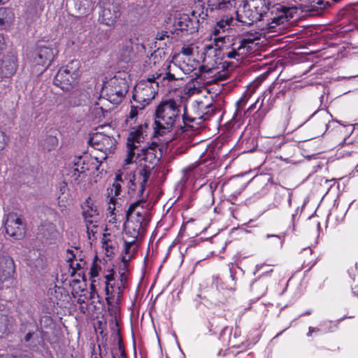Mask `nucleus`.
I'll list each match as a JSON object with an SVG mask.
<instances>
[{
	"label": "nucleus",
	"instance_id": "nucleus-1",
	"mask_svg": "<svg viewBox=\"0 0 358 358\" xmlns=\"http://www.w3.org/2000/svg\"><path fill=\"white\" fill-rule=\"evenodd\" d=\"M296 8L272 0H245L236 10V20L243 24L252 25L262 22V30L277 32L278 26L289 22L296 13Z\"/></svg>",
	"mask_w": 358,
	"mask_h": 358
},
{
	"label": "nucleus",
	"instance_id": "nucleus-2",
	"mask_svg": "<svg viewBox=\"0 0 358 358\" xmlns=\"http://www.w3.org/2000/svg\"><path fill=\"white\" fill-rule=\"evenodd\" d=\"M181 103L173 98L162 100L155 111L154 136L171 131L180 121Z\"/></svg>",
	"mask_w": 358,
	"mask_h": 358
},
{
	"label": "nucleus",
	"instance_id": "nucleus-3",
	"mask_svg": "<svg viewBox=\"0 0 358 358\" xmlns=\"http://www.w3.org/2000/svg\"><path fill=\"white\" fill-rule=\"evenodd\" d=\"M293 118L294 117L291 116L288 120V124H292L293 130L307 123L313 135L318 136L323 135L329 129L332 115L327 110L320 109L313 113L306 121L294 124Z\"/></svg>",
	"mask_w": 358,
	"mask_h": 358
},
{
	"label": "nucleus",
	"instance_id": "nucleus-4",
	"mask_svg": "<svg viewBox=\"0 0 358 358\" xmlns=\"http://www.w3.org/2000/svg\"><path fill=\"white\" fill-rule=\"evenodd\" d=\"M129 85L125 78L115 76L112 78L104 89L106 98H100L99 102L96 103V108H100L103 113L107 112L103 106H99L101 102L107 100L113 104L117 105L124 99L128 92Z\"/></svg>",
	"mask_w": 358,
	"mask_h": 358
},
{
	"label": "nucleus",
	"instance_id": "nucleus-5",
	"mask_svg": "<svg viewBox=\"0 0 358 358\" xmlns=\"http://www.w3.org/2000/svg\"><path fill=\"white\" fill-rule=\"evenodd\" d=\"M161 76L162 74L155 73L152 77L141 80L134 87L133 100L143 106L148 105L158 93L159 82L156 80L159 79Z\"/></svg>",
	"mask_w": 358,
	"mask_h": 358
},
{
	"label": "nucleus",
	"instance_id": "nucleus-6",
	"mask_svg": "<svg viewBox=\"0 0 358 358\" xmlns=\"http://www.w3.org/2000/svg\"><path fill=\"white\" fill-rule=\"evenodd\" d=\"M78 76L79 61L72 60L58 70L53 83L63 91H69L72 88Z\"/></svg>",
	"mask_w": 358,
	"mask_h": 358
},
{
	"label": "nucleus",
	"instance_id": "nucleus-7",
	"mask_svg": "<svg viewBox=\"0 0 358 358\" xmlns=\"http://www.w3.org/2000/svg\"><path fill=\"white\" fill-rule=\"evenodd\" d=\"M131 131L127 137V155L125 159L127 164H131L134 162V158L136 155V150H138L140 143L143 142L145 138L148 136V130L150 128L147 122L141 124L136 128Z\"/></svg>",
	"mask_w": 358,
	"mask_h": 358
},
{
	"label": "nucleus",
	"instance_id": "nucleus-8",
	"mask_svg": "<svg viewBox=\"0 0 358 358\" xmlns=\"http://www.w3.org/2000/svg\"><path fill=\"white\" fill-rule=\"evenodd\" d=\"M88 142L95 150L103 153L102 159H106L108 155L113 153L116 149L117 140L113 135L106 134L105 131L93 133Z\"/></svg>",
	"mask_w": 358,
	"mask_h": 358
},
{
	"label": "nucleus",
	"instance_id": "nucleus-9",
	"mask_svg": "<svg viewBox=\"0 0 358 358\" xmlns=\"http://www.w3.org/2000/svg\"><path fill=\"white\" fill-rule=\"evenodd\" d=\"M115 271L113 268L103 273L104 278V290L106 294V301L110 310L113 303L118 304L120 302L123 294V289L119 284L115 285Z\"/></svg>",
	"mask_w": 358,
	"mask_h": 358
},
{
	"label": "nucleus",
	"instance_id": "nucleus-10",
	"mask_svg": "<svg viewBox=\"0 0 358 358\" xmlns=\"http://www.w3.org/2000/svg\"><path fill=\"white\" fill-rule=\"evenodd\" d=\"M99 7V22L108 27L113 26L121 15L120 3L116 0H103Z\"/></svg>",
	"mask_w": 358,
	"mask_h": 358
},
{
	"label": "nucleus",
	"instance_id": "nucleus-11",
	"mask_svg": "<svg viewBox=\"0 0 358 358\" xmlns=\"http://www.w3.org/2000/svg\"><path fill=\"white\" fill-rule=\"evenodd\" d=\"M6 234L13 240H22L26 235V224L15 213H9L5 222Z\"/></svg>",
	"mask_w": 358,
	"mask_h": 358
},
{
	"label": "nucleus",
	"instance_id": "nucleus-12",
	"mask_svg": "<svg viewBox=\"0 0 358 358\" xmlns=\"http://www.w3.org/2000/svg\"><path fill=\"white\" fill-rule=\"evenodd\" d=\"M199 20H193L188 15L182 14L175 20L174 29L170 30L171 34H176L180 37L192 34L198 30Z\"/></svg>",
	"mask_w": 358,
	"mask_h": 358
},
{
	"label": "nucleus",
	"instance_id": "nucleus-13",
	"mask_svg": "<svg viewBox=\"0 0 358 358\" xmlns=\"http://www.w3.org/2000/svg\"><path fill=\"white\" fill-rule=\"evenodd\" d=\"M124 184V178L120 173H116L115 180L111 186L106 189V196L109 199L108 214L115 215L116 196L120 195L122 185Z\"/></svg>",
	"mask_w": 358,
	"mask_h": 358
},
{
	"label": "nucleus",
	"instance_id": "nucleus-14",
	"mask_svg": "<svg viewBox=\"0 0 358 358\" xmlns=\"http://www.w3.org/2000/svg\"><path fill=\"white\" fill-rule=\"evenodd\" d=\"M55 58L53 49L47 46H39L33 55V64L35 66H41L42 69H38L43 72L52 63Z\"/></svg>",
	"mask_w": 358,
	"mask_h": 358
},
{
	"label": "nucleus",
	"instance_id": "nucleus-15",
	"mask_svg": "<svg viewBox=\"0 0 358 358\" xmlns=\"http://www.w3.org/2000/svg\"><path fill=\"white\" fill-rule=\"evenodd\" d=\"M289 88L285 85L278 83H273L264 93L262 99L268 97L266 104L271 108L274 106L277 100H283L286 94L289 92Z\"/></svg>",
	"mask_w": 358,
	"mask_h": 358
},
{
	"label": "nucleus",
	"instance_id": "nucleus-16",
	"mask_svg": "<svg viewBox=\"0 0 358 358\" xmlns=\"http://www.w3.org/2000/svg\"><path fill=\"white\" fill-rule=\"evenodd\" d=\"M158 145L157 143L152 142L148 146L142 148L140 150V152L136 153L134 157L136 160H143L145 162L144 165H148L152 169L159 161V158L156 155Z\"/></svg>",
	"mask_w": 358,
	"mask_h": 358
},
{
	"label": "nucleus",
	"instance_id": "nucleus-17",
	"mask_svg": "<svg viewBox=\"0 0 358 358\" xmlns=\"http://www.w3.org/2000/svg\"><path fill=\"white\" fill-rule=\"evenodd\" d=\"M152 168L148 165L141 166L132 175L129 176L132 182L136 183L138 188V197H142L145 189L146 184L151 175Z\"/></svg>",
	"mask_w": 358,
	"mask_h": 358
},
{
	"label": "nucleus",
	"instance_id": "nucleus-18",
	"mask_svg": "<svg viewBox=\"0 0 358 358\" xmlns=\"http://www.w3.org/2000/svg\"><path fill=\"white\" fill-rule=\"evenodd\" d=\"M17 67V59L13 53L3 55L0 60V78H10L16 72Z\"/></svg>",
	"mask_w": 358,
	"mask_h": 358
},
{
	"label": "nucleus",
	"instance_id": "nucleus-19",
	"mask_svg": "<svg viewBox=\"0 0 358 358\" xmlns=\"http://www.w3.org/2000/svg\"><path fill=\"white\" fill-rule=\"evenodd\" d=\"M234 18L232 16H226L216 22L212 29L211 34L215 36L214 41L217 45L218 42H221L226 38V31L231 29Z\"/></svg>",
	"mask_w": 358,
	"mask_h": 358
},
{
	"label": "nucleus",
	"instance_id": "nucleus-20",
	"mask_svg": "<svg viewBox=\"0 0 358 358\" xmlns=\"http://www.w3.org/2000/svg\"><path fill=\"white\" fill-rule=\"evenodd\" d=\"M272 271L273 269H271L270 271L264 273L251 284V291L259 297L264 296L266 293L269 284L272 282L271 277Z\"/></svg>",
	"mask_w": 358,
	"mask_h": 358
},
{
	"label": "nucleus",
	"instance_id": "nucleus-21",
	"mask_svg": "<svg viewBox=\"0 0 358 358\" xmlns=\"http://www.w3.org/2000/svg\"><path fill=\"white\" fill-rule=\"evenodd\" d=\"M38 230L46 243L55 244L56 243L59 231L55 224L45 221L41 224Z\"/></svg>",
	"mask_w": 358,
	"mask_h": 358
},
{
	"label": "nucleus",
	"instance_id": "nucleus-22",
	"mask_svg": "<svg viewBox=\"0 0 358 358\" xmlns=\"http://www.w3.org/2000/svg\"><path fill=\"white\" fill-rule=\"evenodd\" d=\"M297 259L303 268L310 271L317 263V255L310 247L303 248L299 254Z\"/></svg>",
	"mask_w": 358,
	"mask_h": 358
},
{
	"label": "nucleus",
	"instance_id": "nucleus-23",
	"mask_svg": "<svg viewBox=\"0 0 358 358\" xmlns=\"http://www.w3.org/2000/svg\"><path fill=\"white\" fill-rule=\"evenodd\" d=\"M83 216L85 223L96 224L99 222V213L97 208L94 205L91 198H87L82 206Z\"/></svg>",
	"mask_w": 358,
	"mask_h": 358
},
{
	"label": "nucleus",
	"instance_id": "nucleus-24",
	"mask_svg": "<svg viewBox=\"0 0 358 358\" xmlns=\"http://www.w3.org/2000/svg\"><path fill=\"white\" fill-rule=\"evenodd\" d=\"M135 55L133 41L131 38H125L120 49V59L124 63H129Z\"/></svg>",
	"mask_w": 358,
	"mask_h": 358
},
{
	"label": "nucleus",
	"instance_id": "nucleus-25",
	"mask_svg": "<svg viewBox=\"0 0 358 358\" xmlns=\"http://www.w3.org/2000/svg\"><path fill=\"white\" fill-rule=\"evenodd\" d=\"M102 159L98 157H92L85 155L83 157H80L79 162L81 163V169L85 170V171H92L93 172L94 170L98 171L99 166L102 163Z\"/></svg>",
	"mask_w": 358,
	"mask_h": 358
},
{
	"label": "nucleus",
	"instance_id": "nucleus-26",
	"mask_svg": "<svg viewBox=\"0 0 358 358\" xmlns=\"http://www.w3.org/2000/svg\"><path fill=\"white\" fill-rule=\"evenodd\" d=\"M236 0H208V8L211 10H231L235 8Z\"/></svg>",
	"mask_w": 358,
	"mask_h": 358
},
{
	"label": "nucleus",
	"instance_id": "nucleus-27",
	"mask_svg": "<svg viewBox=\"0 0 358 358\" xmlns=\"http://www.w3.org/2000/svg\"><path fill=\"white\" fill-rule=\"evenodd\" d=\"M271 106L264 103V99H262L257 111L252 115L250 122H253L252 124L255 127H259L263 120H264L266 114L271 110Z\"/></svg>",
	"mask_w": 358,
	"mask_h": 358
},
{
	"label": "nucleus",
	"instance_id": "nucleus-28",
	"mask_svg": "<svg viewBox=\"0 0 358 358\" xmlns=\"http://www.w3.org/2000/svg\"><path fill=\"white\" fill-rule=\"evenodd\" d=\"M223 188L225 189L231 199H236L243 189L242 184L237 179H230L223 185Z\"/></svg>",
	"mask_w": 358,
	"mask_h": 358
},
{
	"label": "nucleus",
	"instance_id": "nucleus-29",
	"mask_svg": "<svg viewBox=\"0 0 358 358\" xmlns=\"http://www.w3.org/2000/svg\"><path fill=\"white\" fill-rule=\"evenodd\" d=\"M164 72H157V73L162 74L160 78L159 79L162 86H169L173 81L177 80L179 78L176 77V75L174 72H172L171 64V63H167L164 64L163 68Z\"/></svg>",
	"mask_w": 358,
	"mask_h": 358
},
{
	"label": "nucleus",
	"instance_id": "nucleus-30",
	"mask_svg": "<svg viewBox=\"0 0 358 358\" xmlns=\"http://www.w3.org/2000/svg\"><path fill=\"white\" fill-rule=\"evenodd\" d=\"M14 17L15 14L11 8L0 7V30L9 27Z\"/></svg>",
	"mask_w": 358,
	"mask_h": 358
},
{
	"label": "nucleus",
	"instance_id": "nucleus-31",
	"mask_svg": "<svg viewBox=\"0 0 358 358\" xmlns=\"http://www.w3.org/2000/svg\"><path fill=\"white\" fill-rule=\"evenodd\" d=\"M68 253H70L71 257H69V262H70V266L73 270L72 274L76 273V271L84 270L87 269V262L84 259L83 257H81L79 255V259H78L76 255L73 254V251L71 250H67Z\"/></svg>",
	"mask_w": 358,
	"mask_h": 358
},
{
	"label": "nucleus",
	"instance_id": "nucleus-32",
	"mask_svg": "<svg viewBox=\"0 0 358 358\" xmlns=\"http://www.w3.org/2000/svg\"><path fill=\"white\" fill-rule=\"evenodd\" d=\"M182 119L183 125L180 124L178 127H180V130H182V132L187 131L189 130V129H194V126L192 125V123H194L196 122V120L198 119L196 117H192L189 115L187 112V106L185 105L183 106V113L182 114Z\"/></svg>",
	"mask_w": 358,
	"mask_h": 358
},
{
	"label": "nucleus",
	"instance_id": "nucleus-33",
	"mask_svg": "<svg viewBox=\"0 0 358 358\" xmlns=\"http://www.w3.org/2000/svg\"><path fill=\"white\" fill-rule=\"evenodd\" d=\"M80 162L75 164V167L73 170L70 171L71 175V182L75 184H80L81 180L87 176L85 170L79 169Z\"/></svg>",
	"mask_w": 358,
	"mask_h": 358
},
{
	"label": "nucleus",
	"instance_id": "nucleus-34",
	"mask_svg": "<svg viewBox=\"0 0 358 358\" xmlns=\"http://www.w3.org/2000/svg\"><path fill=\"white\" fill-rule=\"evenodd\" d=\"M242 49V45H237L236 43L232 44V48L230 50L224 53V55L229 58V59H236L238 60V58L241 55L245 54V52L243 51H241Z\"/></svg>",
	"mask_w": 358,
	"mask_h": 358
},
{
	"label": "nucleus",
	"instance_id": "nucleus-35",
	"mask_svg": "<svg viewBox=\"0 0 358 358\" xmlns=\"http://www.w3.org/2000/svg\"><path fill=\"white\" fill-rule=\"evenodd\" d=\"M250 97V94L248 92H245L240 99L236 103V113L235 115L237 117L239 113L243 110L244 107L247 104L249 99Z\"/></svg>",
	"mask_w": 358,
	"mask_h": 358
},
{
	"label": "nucleus",
	"instance_id": "nucleus-36",
	"mask_svg": "<svg viewBox=\"0 0 358 358\" xmlns=\"http://www.w3.org/2000/svg\"><path fill=\"white\" fill-rule=\"evenodd\" d=\"M216 112V107L213 104H209L205 108V111L198 117V120H201L202 121L208 120Z\"/></svg>",
	"mask_w": 358,
	"mask_h": 358
},
{
	"label": "nucleus",
	"instance_id": "nucleus-37",
	"mask_svg": "<svg viewBox=\"0 0 358 358\" xmlns=\"http://www.w3.org/2000/svg\"><path fill=\"white\" fill-rule=\"evenodd\" d=\"M58 145V139L56 136H48L44 141L43 148L48 151L55 150Z\"/></svg>",
	"mask_w": 358,
	"mask_h": 358
},
{
	"label": "nucleus",
	"instance_id": "nucleus-38",
	"mask_svg": "<svg viewBox=\"0 0 358 358\" xmlns=\"http://www.w3.org/2000/svg\"><path fill=\"white\" fill-rule=\"evenodd\" d=\"M124 180H127V186H128V194L131 196H134L135 195L138 196V185L136 183L132 182L133 180L129 176H124Z\"/></svg>",
	"mask_w": 358,
	"mask_h": 358
},
{
	"label": "nucleus",
	"instance_id": "nucleus-39",
	"mask_svg": "<svg viewBox=\"0 0 358 358\" xmlns=\"http://www.w3.org/2000/svg\"><path fill=\"white\" fill-rule=\"evenodd\" d=\"M331 6L329 0H312L310 7L312 10H323Z\"/></svg>",
	"mask_w": 358,
	"mask_h": 358
},
{
	"label": "nucleus",
	"instance_id": "nucleus-40",
	"mask_svg": "<svg viewBox=\"0 0 358 358\" xmlns=\"http://www.w3.org/2000/svg\"><path fill=\"white\" fill-rule=\"evenodd\" d=\"M145 107V106H143V104L141 103H137L136 105H131L130 112L127 118V122H128L129 120L136 119L139 110H143Z\"/></svg>",
	"mask_w": 358,
	"mask_h": 358
},
{
	"label": "nucleus",
	"instance_id": "nucleus-41",
	"mask_svg": "<svg viewBox=\"0 0 358 358\" xmlns=\"http://www.w3.org/2000/svg\"><path fill=\"white\" fill-rule=\"evenodd\" d=\"M348 273L355 282L358 283V264H356L354 267L348 270ZM352 292L358 296V285L352 288Z\"/></svg>",
	"mask_w": 358,
	"mask_h": 358
},
{
	"label": "nucleus",
	"instance_id": "nucleus-42",
	"mask_svg": "<svg viewBox=\"0 0 358 358\" xmlns=\"http://www.w3.org/2000/svg\"><path fill=\"white\" fill-rule=\"evenodd\" d=\"M98 257L95 255L93 258V261L90 270V275L91 278H96L99 275L101 268L97 264Z\"/></svg>",
	"mask_w": 358,
	"mask_h": 358
},
{
	"label": "nucleus",
	"instance_id": "nucleus-43",
	"mask_svg": "<svg viewBox=\"0 0 358 358\" xmlns=\"http://www.w3.org/2000/svg\"><path fill=\"white\" fill-rule=\"evenodd\" d=\"M96 331L101 336L102 338L107 337L106 329V322L98 320L95 326Z\"/></svg>",
	"mask_w": 358,
	"mask_h": 358
},
{
	"label": "nucleus",
	"instance_id": "nucleus-44",
	"mask_svg": "<svg viewBox=\"0 0 358 358\" xmlns=\"http://www.w3.org/2000/svg\"><path fill=\"white\" fill-rule=\"evenodd\" d=\"M124 243L125 255H131L133 248H136L137 250V245H136V241H134V239L124 238Z\"/></svg>",
	"mask_w": 358,
	"mask_h": 358
},
{
	"label": "nucleus",
	"instance_id": "nucleus-45",
	"mask_svg": "<svg viewBox=\"0 0 358 358\" xmlns=\"http://www.w3.org/2000/svg\"><path fill=\"white\" fill-rule=\"evenodd\" d=\"M124 231H125V236L127 239H134V241H136L138 236L139 232L138 231H136L135 229H132L131 227H129L128 224H127L124 227Z\"/></svg>",
	"mask_w": 358,
	"mask_h": 358
},
{
	"label": "nucleus",
	"instance_id": "nucleus-46",
	"mask_svg": "<svg viewBox=\"0 0 358 358\" xmlns=\"http://www.w3.org/2000/svg\"><path fill=\"white\" fill-rule=\"evenodd\" d=\"M87 227V233L88 234L89 239L96 238L95 234L97 233L99 223L91 224L85 223Z\"/></svg>",
	"mask_w": 358,
	"mask_h": 358
},
{
	"label": "nucleus",
	"instance_id": "nucleus-47",
	"mask_svg": "<svg viewBox=\"0 0 358 358\" xmlns=\"http://www.w3.org/2000/svg\"><path fill=\"white\" fill-rule=\"evenodd\" d=\"M8 141V136H7L4 131L0 130V151L6 148Z\"/></svg>",
	"mask_w": 358,
	"mask_h": 358
},
{
	"label": "nucleus",
	"instance_id": "nucleus-48",
	"mask_svg": "<svg viewBox=\"0 0 358 358\" xmlns=\"http://www.w3.org/2000/svg\"><path fill=\"white\" fill-rule=\"evenodd\" d=\"M254 38H251L250 37L248 38H243L239 41L238 45H242V49L244 50L246 49V50H248V48H250L249 45L250 43H253Z\"/></svg>",
	"mask_w": 358,
	"mask_h": 358
},
{
	"label": "nucleus",
	"instance_id": "nucleus-49",
	"mask_svg": "<svg viewBox=\"0 0 358 358\" xmlns=\"http://www.w3.org/2000/svg\"><path fill=\"white\" fill-rule=\"evenodd\" d=\"M143 199H139L132 203H131L126 211L127 217H129L133 214V213L135 211L136 208L139 206L141 201H143Z\"/></svg>",
	"mask_w": 358,
	"mask_h": 358
},
{
	"label": "nucleus",
	"instance_id": "nucleus-50",
	"mask_svg": "<svg viewBox=\"0 0 358 358\" xmlns=\"http://www.w3.org/2000/svg\"><path fill=\"white\" fill-rule=\"evenodd\" d=\"M127 224L132 228V229H135L140 233L141 229H142V221L136 220V221H129Z\"/></svg>",
	"mask_w": 358,
	"mask_h": 358
},
{
	"label": "nucleus",
	"instance_id": "nucleus-51",
	"mask_svg": "<svg viewBox=\"0 0 358 358\" xmlns=\"http://www.w3.org/2000/svg\"><path fill=\"white\" fill-rule=\"evenodd\" d=\"M171 34H170V31H161V32H157V34H156V36H155V39L157 40H159V41H162V40H164L165 38H169V37H171Z\"/></svg>",
	"mask_w": 358,
	"mask_h": 358
},
{
	"label": "nucleus",
	"instance_id": "nucleus-52",
	"mask_svg": "<svg viewBox=\"0 0 358 358\" xmlns=\"http://www.w3.org/2000/svg\"><path fill=\"white\" fill-rule=\"evenodd\" d=\"M120 273V282L118 283L120 286H121V287L122 288V289L124 290V289H125L126 287V282H127V275H126V273H125V271H119Z\"/></svg>",
	"mask_w": 358,
	"mask_h": 358
},
{
	"label": "nucleus",
	"instance_id": "nucleus-53",
	"mask_svg": "<svg viewBox=\"0 0 358 358\" xmlns=\"http://www.w3.org/2000/svg\"><path fill=\"white\" fill-rule=\"evenodd\" d=\"M180 52L185 56H191L193 55V48L189 45H184L181 48Z\"/></svg>",
	"mask_w": 358,
	"mask_h": 358
},
{
	"label": "nucleus",
	"instance_id": "nucleus-54",
	"mask_svg": "<svg viewBox=\"0 0 358 358\" xmlns=\"http://www.w3.org/2000/svg\"><path fill=\"white\" fill-rule=\"evenodd\" d=\"M136 252V248H133L132 251H131V255H129L128 258H127V257L125 255H123L122 257V264L129 265V262L131 260V259H132L134 257Z\"/></svg>",
	"mask_w": 358,
	"mask_h": 358
},
{
	"label": "nucleus",
	"instance_id": "nucleus-55",
	"mask_svg": "<svg viewBox=\"0 0 358 358\" xmlns=\"http://www.w3.org/2000/svg\"><path fill=\"white\" fill-rule=\"evenodd\" d=\"M259 101H260V98H258L254 103L251 104L249 106V108L245 111H244V114L246 115V113H250L255 109H256V108L258 109V106L260 103Z\"/></svg>",
	"mask_w": 358,
	"mask_h": 358
},
{
	"label": "nucleus",
	"instance_id": "nucleus-56",
	"mask_svg": "<svg viewBox=\"0 0 358 358\" xmlns=\"http://www.w3.org/2000/svg\"><path fill=\"white\" fill-rule=\"evenodd\" d=\"M350 17L354 19L356 22H355V25L358 24V8L357 9H353L350 12Z\"/></svg>",
	"mask_w": 358,
	"mask_h": 358
},
{
	"label": "nucleus",
	"instance_id": "nucleus-57",
	"mask_svg": "<svg viewBox=\"0 0 358 358\" xmlns=\"http://www.w3.org/2000/svg\"><path fill=\"white\" fill-rule=\"evenodd\" d=\"M101 357H102V356H101V348H100V346L99 345V352H96V350H95V347H94V345H93L92 351V353H91V357L90 358H101Z\"/></svg>",
	"mask_w": 358,
	"mask_h": 358
},
{
	"label": "nucleus",
	"instance_id": "nucleus-58",
	"mask_svg": "<svg viewBox=\"0 0 358 358\" xmlns=\"http://www.w3.org/2000/svg\"><path fill=\"white\" fill-rule=\"evenodd\" d=\"M7 358H31V356L27 354H12L7 357Z\"/></svg>",
	"mask_w": 358,
	"mask_h": 358
},
{
	"label": "nucleus",
	"instance_id": "nucleus-59",
	"mask_svg": "<svg viewBox=\"0 0 358 358\" xmlns=\"http://www.w3.org/2000/svg\"><path fill=\"white\" fill-rule=\"evenodd\" d=\"M59 192H61V194H64L68 189L67 183L65 181L62 182L59 184Z\"/></svg>",
	"mask_w": 358,
	"mask_h": 358
},
{
	"label": "nucleus",
	"instance_id": "nucleus-60",
	"mask_svg": "<svg viewBox=\"0 0 358 358\" xmlns=\"http://www.w3.org/2000/svg\"><path fill=\"white\" fill-rule=\"evenodd\" d=\"M80 284H81V282H80L79 280H72V282L71 283V285L72 286H75V285H78V288L80 289V291H81L82 292H85V291H86V289H85L84 287H81V285H80Z\"/></svg>",
	"mask_w": 358,
	"mask_h": 358
},
{
	"label": "nucleus",
	"instance_id": "nucleus-61",
	"mask_svg": "<svg viewBox=\"0 0 358 358\" xmlns=\"http://www.w3.org/2000/svg\"><path fill=\"white\" fill-rule=\"evenodd\" d=\"M320 330V329L318 328H316V327H309L308 328V332L307 333V336L308 337H310L312 336V334L314 333V332H319Z\"/></svg>",
	"mask_w": 358,
	"mask_h": 358
},
{
	"label": "nucleus",
	"instance_id": "nucleus-62",
	"mask_svg": "<svg viewBox=\"0 0 358 358\" xmlns=\"http://www.w3.org/2000/svg\"><path fill=\"white\" fill-rule=\"evenodd\" d=\"M34 335V331H29L25 336H24V341L25 343H28L30 341V340L33 338Z\"/></svg>",
	"mask_w": 358,
	"mask_h": 358
},
{
	"label": "nucleus",
	"instance_id": "nucleus-63",
	"mask_svg": "<svg viewBox=\"0 0 358 358\" xmlns=\"http://www.w3.org/2000/svg\"><path fill=\"white\" fill-rule=\"evenodd\" d=\"M266 237H267V238L276 237V238L278 239L279 242H280V243H282V239H283V238L285 237V236H284V235H273V234H268V235L266 236Z\"/></svg>",
	"mask_w": 358,
	"mask_h": 358
},
{
	"label": "nucleus",
	"instance_id": "nucleus-64",
	"mask_svg": "<svg viewBox=\"0 0 358 358\" xmlns=\"http://www.w3.org/2000/svg\"><path fill=\"white\" fill-rule=\"evenodd\" d=\"M129 265L122 264L120 267V271H125V273L128 271Z\"/></svg>",
	"mask_w": 358,
	"mask_h": 358
}]
</instances>
